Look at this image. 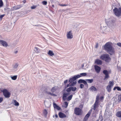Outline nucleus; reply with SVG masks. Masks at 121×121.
Segmentation results:
<instances>
[{
    "mask_svg": "<svg viewBox=\"0 0 121 121\" xmlns=\"http://www.w3.org/2000/svg\"><path fill=\"white\" fill-rule=\"evenodd\" d=\"M104 49L110 55H113L114 54V49L110 42L106 43L104 46Z\"/></svg>",
    "mask_w": 121,
    "mask_h": 121,
    "instance_id": "nucleus-1",
    "label": "nucleus"
},
{
    "mask_svg": "<svg viewBox=\"0 0 121 121\" xmlns=\"http://www.w3.org/2000/svg\"><path fill=\"white\" fill-rule=\"evenodd\" d=\"M100 58L107 62H109L111 60V58L109 55L107 54H104L102 55L100 57Z\"/></svg>",
    "mask_w": 121,
    "mask_h": 121,
    "instance_id": "nucleus-2",
    "label": "nucleus"
},
{
    "mask_svg": "<svg viewBox=\"0 0 121 121\" xmlns=\"http://www.w3.org/2000/svg\"><path fill=\"white\" fill-rule=\"evenodd\" d=\"M113 12L115 15L117 17L121 18V8H118L115 7L113 9Z\"/></svg>",
    "mask_w": 121,
    "mask_h": 121,
    "instance_id": "nucleus-3",
    "label": "nucleus"
},
{
    "mask_svg": "<svg viewBox=\"0 0 121 121\" xmlns=\"http://www.w3.org/2000/svg\"><path fill=\"white\" fill-rule=\"evenodd\" d=\"M116 21L115 18L113 17H110L106 20L107 24L109 25H113Z\"/></svg>",
    "mask_w": 121,
    "mask_h": 121,
    "instance_id": "nucleus-4",
    "label": "nucleus"
},
{
    "mask_svg": "<svg viewBox=\"0 0 121 121\" xmlns=\"http://www.w3.org/2000/svg\"><path fill=\"white\" fill-rule=\"evenodd\" d=\"M1 91L3 93V95L5 98H8L10 97L11 93L7 89H3L1 90Z\"/></svg>",
    "mask_w": 121,
    "mask_h": 121,
    "instance_id": "nucleus-5",
    "label": "nucleus"
},
{
    "mask_svg": "<svg viewBox=\"0 0 121 121\" xmlns=\"http://www.w3.org/2000/svg\"><path fill=\"white\" fill-rule=\"evenodd\" d=\"M104 98V97L103 96H102L99 99V96L98 95H97L96 98V101L94 104V106H97L98 105L99 100L100 101H101Z\"/></svg>",
    "mask_w": 121,
    "mask_h": 121,
    "instance_id": "nucleus-6",
    "label": "nucleus"
},
{
    "mask_svg": "<svg viewBox=\"0 0 121 121\" xmlns=\"http://www.w3.org/2000/svg\"><path fill=\"white\" fill-rule=\"evenodd\" d=\"M74 111L75 114L78 115H81L82 112V110L78 108H75Z\"/></svg>",
    "mask_w": 121,
    "mask_h": 121,
    "instance_id": "nucleus-7",
    "label": "nucleus"
},
{
    "mask_svg": "<svg viewBox=\"0 0 121 121\" xmlns=\"http://www.w3.org/2000/svg\"><path fill=\"white\" fill-rule=\"evenodd\" d=\"M66 36L67 38L68 39H71L72 38L73 36L72 31L70 30L67 33Z\"/></svg>",
    "mask_w": 121,
    "mask_h": 121,
    "instance_id": "nucleus-8",
    "label": "nucleus"
},
{
    "mask_svg": "<svg viewBox=\"0 0 121 121\" xmlns=\"http://www.w3.org/2000/svg\"><path fill=\"white\" fill-rule=\"evenodd\" d=\"M80 76L79 75H75L72 78H70L69 81V82L70 83L76 80L77 79L80 78Z\"/></svg>",
    "mask_w": 121,
    "mask_h": 121,
    "instance_id": "nucleus-9",
    "label": "nucleus"
},
{
    "mask_svg": "<svg viewBox=\"0 0 121 121\" xmlns=\"http://www.w3.org/2000/svg\"><path fill=\"white\" fill-rule=\"evenodd\" d=\"M103 73L105 75L104 80H105L106 79L108 78L109 77V75L108 71L106 70H104L103 71Z\"/></svg>",
    "mask_w": 121,
    "mask_h": 121,
    "instance_id": "nucleus-10",
    "label": "nucleus"
},
{
    "mask_svg": "<svg viewBox=\"0 0 121 121\" xmlns=\"http://www.w3.org/2000/svg\"><path fill=\"white\" fill-rule=\"evenodd\" d=\"M19 65V64L17 63H16L13 64L12 65V70L13 71H16Z\"/></svg>",
    "mask_w": 121,
    "mask_h": 121,
    "instance_id": "nucleus-11",
    "label": "nucleus"
},
{
    "mask_svg": "<svg viewBox=\"0 0 121 121\" xmlns=\"http://www.w3.org/2000/svg\"><path fill=\"white\" fill-rule=\"evenodd\" d=\"M0 44L5 47H7L8 46V44L7 42L2 40H0Z\"/></svg>",
    "mask_w": 121,
    "mask_h": 121,
    "instance_id": "nucleus-12",
    "label": "nucleus"
},
{
    "mask_svg": "<svg viewBox=\"0 0 121 121\" xmlns=\"http://www.w3.org/2000/svg\"><path fill=\"white\" fill-rule=\"evenodd\" d=\"M94 67L96 72L97 73H99L101 69L100 67L97 65H95Z\"/></svg>",
    "mask_w": 121,
    "mask_h": 121,
    "instance_id": "nucleus-13",
    "label": "nucleus"
},
{
    "mask_svg": "<svg viewBox=\"0 0 121 121\" xmlns=\"http://www.w3.org/2000/svg\"><path fill=\"white\" fill-rule=\"evenodd\" d=\"M95 63L98 65H101L102 64V62L100 60L97 59L95 60Z\"/></svg>",
    "mask_w": 121,
    "mask_h": 121,
    "instance_id": "nucleus-14",
    "label": "nucleus"
},
{
    "mask_svg": "<svg viewBox=\"0 0 121 121\" xmlns=\"http://www.w3.org/2000/svg\"><path fill=\"white\" fill-rule=\"evenodd\" d=\"M59 117L61 118H63L66 117V115L62 112H60L58 114Z\"/></svg>",
    "mask_w": 121,
    "mask_h": 121,
    "instance_id": "nucleus-15",
    "label": "nucleus"
},
{
    "mask_svg": "<svg viewBox=\"0 0 121 121\" xmlns=\"http://www.w3.org/2000/svg\"><path fill=\"white\" fill-rule=\"evenodd\" d=\"M59 88V87L58 86H55L52 88L51 90V91L52 93L54 92Z\"/></svg>",
    "mask_w": 121,
    "mask_h": 121,
    "instance_id": "nucleus-16",
    "label": "nucleus"
},
{
    "mask_svg": "<svg viewBox=\"0 0 121 121\" xmlns=\"http://www.w3.org/2000/svg\"><path fill=\"white\" fill-rule=\"evenodd\" d=\"M48 54L49 56H52L54 55V53L52 51L49 50L48 53Z\"/></svg>",
    "mask_w": 121,
    "mask_h": 121,
    "instance_id": "nucleus-17",
    "label": "nucleus"
},
{
    "mask_svg": "<svg viewBox=\"0 0 121 121\" xmlns=\"http://www.w3.org/2000/svg\"><path fill=\"white\" fill-rule=\"evenodd\" d=\"M89 89L92 91H96L97 90V89L94 86H91L90 88Z\"/></svg>",
    "mask_w": 121,
    "mask_h": 121,
    "instance_id": "nucleus-18",
    "label": "nucleus"
},
{
    "mask_svg": "<svg viewBox=\"0 0 121 121\" xmlns=\"http://www.w3.org/2000/svg\"><path fill=\"white\" fill-rule=\"evenodd\" d=\"M21 7V5L15 6L13 7V10H16L20 8Z\"/></svg>",
    "mask_w": 121,
    "mask_h": 121,
    "instance_id": "nucleus-19",
    "label": "nucleus"
},
{
    "mask_svg": "<svg viewBox=\"0 0 121 121\" xmlns=\"http://www.w3.org/2000/svg\"><path fill=\"white\" fill-rule=\"evenodd\" d=\"M116 115L117 117L119 118H121V111H119L117 112Z\"/></svg>",
    "mask_w": 121,
    "mask_h": 121,
    "instance_id": "nucleus-20",
    "label": "nucleus"
},
{
    "mask_svg": "<svg viewBox=\"0 0 121 121\" xmlns=\"http://www.w3.org/2000/svg\"><path fill=\"white\" fill-rule=\"evenodd\" d=\"M92 111V109H91L90 110H89L87 114L85 116L88 118L91 114Z\"/></svg>",
    "mask_w": 121,
    "mask_h": 121,
    "instance_id": "nucleus-21",
    "label": "nucleus"
},
{
    "mask_svg": "<svg viewBox=\"0 0 121 121\" xmlns=\"http://www.w3.org/2000/svg\"><path fill=\"white\" fill-rule=\"evenodd\" d=\"M48 112L46 109H44L43 111V114L45 117H46L48 114Z\"/></svg>",
    "mask_w": 121,
    "mask_h": 121,
    "instance_id": "nucleus-22",
    "label": "nucleus"
},
{
    "mask_svg": "<svg viewBox=\"0 0 121 121\" xmlns=\"http://www.w3.org/2000/svg\"><path fill=\"white\" fill-rule=\"evenodd\" d=\"M109 84L108 86L112 88L114 85V82L113 81H110L109 82Z\"/></svg>",
    "mask_w": 121,
    "mask_h": 121,
    "instance_id": "nucleus-23",
    "label": "nucleus"
},
{
    "mask_svg": "<svg viewBox=\"0 0 121 121\" xmlns=\"http://www.w3.org/2000/svg\"><path fill=\"white\" fill-rule=\"evenodd\" d=\"M86 80L88 83H91L93 82V79H86Z\"/></svg>",
    "mask_w": 121,
    "mask_h": 121,
    "instance_id": "nucleus-24",
    "label": "nucleus"
},
{
    "mask_svg": "<svg viewBox=\"0 0 121 121\" xmlns=\"http://www.w3.org/2000/svg\"><path fill=\"white\" fill-rule=\"evenodd\" d=\"M13 104L16 106H18L19 105V103L16 100H13Z\"/></svg>",
    "mask_w": 121,
    "mask_h": 121,
    "instance_id": "nucleus-25",
    "label": "nucleus"
},
{
    "mask_svg": "<svg viewBox=\"0 0 121 121\" xmlns=\"http://www.w3.org/2000/svg\"><path fill=\"white\" fill-rule=\"evenodd\" d=\"M112 88V87L108 86L106 88L107 91L108 92H110L111 91V89Z\"/></svg>",
    "mask_w": 121,
    "mask_h": 121,
    "instance_id": "nucleus-26",
    "label": "nucleus"
},
{
    "mask_svg": "<svg viewBox=\"0 0 121 121\" xmlns=\"http://www.w3.org/2000/svg\"><path fill=\"white\" fill-rule=\"evenodd\" d=\"M87 74L86 73H82L80 74L79 76H80V77L82 76H86Z\"/></svg>",
    "mask_w": 121,
    "mask_h": 121,
    "instance_id": "nucleus-27",
    "label": "nucleus"
},
{
    "mask_svg": "<svg viewBox=\"0 0 121 121\" xmlns=\"http://www.w3.org/2000/svg\"><path fill=\"white\" fill-rule=\"evenodd\" d=\"M17 75H15L12 77H10L13 80H16L17 78Z\"/></svg>",
    "mask_w": 121,
    "mask_h": 121,
    "instance_id": "nucleus-28",
    "label": "nucleus"
},
{
    "mask_svg": "<svg viewBox=\"0 0 121 121\" xmlns=\"http://www.w3.org/2000/svg\"><path fill=\"white\" fill-rule=\"evenodd\" d=\"M103 120V117L102 116H100L99 117L97 121H102Z\"/></svg>",
    "mask_w": 121,
    "mask_h": 121,
    "instance_id": "nucleus-29",
    "label": "nucleus"
},
{
    "mask_svg": "<svg viewBox=\"0 0 121 121\" xmlns=\"http://www.w3.org/2000/svg\"><path fill=\"white\" fill-rule=\"evenodd\" d=\"M73 96V95H71L69 96L67 99V100L68 101H69L71 99Z\"/></svg>",
    "mask_w": 121,
    "mask_h": 121,
    "instance_id": "nucleus-30",
    "label": "nucleus"
},
{
    "mask_svg": "<svg viewBox=\"0 0 121 121\" xmlns=\"http://www.w3.org/2000/svg\"><path fill=\"white\" fill-rule=\"evenodd\" d=\"M71 91H74L77 89V88L76 87H71Z\"/></svg>",
    "mask_w": 121,
    "mask_h": 121,
    "instance_id": "nucleus-31",
    "label": "nucleus"
},
{
    "mask_svg": "<svg viewBox=\"0 0 121 121\" xmlns=\"http://www.w3.org/2000/svg\"><path fill=\"white\" fill-rule=\"evenodd\" d=\"M3 5V3L2 0H0V7H2Z\"/></svg>",
    "mask_w": 121,
    "mask_h": 121,
    "instance_id": "nucleus-32",
    "label": "nucleus"
},
{
    "mask_svg": "<svg viewBox=\"0 0 121 121\" xmlns=\"http://www.w3.org/2000/svg\"><path fill=\"white\" fill-rule=\"evenodd\" d=\"M54 107L55 110L56 109L58 110H59L60 109V108L59 106H54Z\"/></svg>",
    "mask_w": 121,
    "mask_h": 121,
    "instance_id": "nucleus-33",
    "label": "nucleus"
},
{
    "mask_svg": "<svg viewBox=\"0 0 121 121\" xmlns=\"http://www.w3.org/2000/svg\"><path fill=\"white\" fill-rule=\"evenodd\" d=\"M118 100L119 102L121 101V94L118 96Z\"/></svg>",
    "mask_w": 121,
    "mask_h": 121,
    "instance_id": "nucleus-34",
    "label": "nucleus"
},
{
    "mask_svg": "<svg viewBox=\"0 0 121 121\" xmlns=\"http://www.w3.org/2000/svg\"><path fill=\"white\" fill-rule=\"evenodd\" d=\"M37 6V5H33L32 6H31L30 8L32 9H35Z\"/></svg>",
    "mask_w": 121,
    "mask_h": 121,
    "instance_id": "nucleus-35",
    "label": "nucleus"
},
{
    "mask_svg": "<svg viewBox=\"0 0 121 121\" xmlns=\"http://www.w3.org/2000/svg\"><path fill=\"white\" fill-rule=\"evenodd\" d=\"M83 79H80L78 81V82L79 83H83V81H84Z\"/></svg>",
    "mask_w": 121,
    "mask_h": 121,
    "instance_id": "nucleus-36",
    "label": "nucleus"
},
{
    "mask_svg": "<svg viewBox=\"0 0 121 121\" xmlns=\"http://www.w3.org/2000/svg\"><path fill=\"white\" fill-rule=\"evenodd\" d=\"M69 95V94L68 93H65L63 94V96L64 97H66L67 96H68Z\"/></svg>",
    "mask_w": 121,
    "mask_h": 121,
    "instance_id": "nucleus-37",
    "label": "nucleus"
},
{
    "mask_svg": "<svg viewBox=\"0 0 121 121\" xmlns=\"http://www.w3.org/2000/svg\"><path fill=\"white\" fill-rule=\"evenodd\" d=\"M71 91V87L68 88L66 90V91L68 92H69Z\"/></svg>",
    "mask_w": 121,
    "mask_h": 121,
    "instance_id": "nucleus-38",
    "label": "nucleus"
},
{
    "mask_svg": "<svg viewBox=\"0 0 121 121\" xmlns=\"http://www.w3.org/2000/svg\"><path fill=\"white\" fill-rule=\"evenodd\" d=\"M76 81H74L71 84V86H73L74 85L76 84Z\"/></svg>",
    "mask_w": 121,
    "mask_h": 121,
    "instance_id": "nucleus-39",
    "label": "nucleus"
},
{
    "mask_svg": "<svg viewBox=\"0 0 121 121\" xmlns=\"http://www.w3.org/2000/svg\"><path fill=\"white\" fill-rule=\"evenodd\" d=\"M83 83L85 85H88V84L87 83V82H86V81H85L84 80L83 81Z\"/></svg>",
    "mask_w": 121,
    "mask_h": 121,
    "instance_id": "nucleus-40",
    "label": "nucleus"
},
{
    "mask_svg": "<svg viewBox=\"0 0 121 121\" xmlns=\"http://www.w3.org/2000/svg\"><path fill=\"white\" fill-rule=\"evenodd\" d=\"M35 52L36 53H38L39 52L38 49L37 47L35 48Z\"/></svg>",
    "mask_w": 121,
    "mask_h": 121,
    "instance_id": "nucleus-41",
    "label": "nucleus"
},
{
    "mask_svg": "<svg viewBox=\"0 0 121 121\" xmlns=\"http://www.w3.org/2000/svg\"><path fill=\"white\" fill-rule=\"evenodd\" d=\"M84 85L83 84H81L80 85V88L81 89H82L84 87Z\"/></svg>",
    "mask_w": 121,
    "mask_h": 121,
    "instance_id": "nucleus-42",
    "label": "nucleus"
},
{
    "mask_svg": "<svg viewBox=\"0 0 121 121\" xmlns=\"http://www.w3.org/2000/svg\"><path fill=\"white\" fill-rule=\"evenodd\" d=\"M42 3L44 5H46L47 4V2L46 1H44Z\"/></svg>",
    "mask_w": 121,
    "mask_h": 121,
    "instance_id": "nucleus-43",
    "label": "nucleus"
},
{
    "mask_svg": "<svg viewBox=\"0 0 121 121\" xmlns=\"http://www.w3.org/2000/svg\"><path fill=\"white\" fill-rule=\"evenodd\" d=\"M117 89L118 91H121V88L119 87H118V86H117Z\"/></svg>",
    "mask_w": 121,
    "mask_h": 121,
    "instance_id": "nucleus-44",
    "label": "nucleus"
},
{
    "mask_svg": "<svg viewBox=\"0 0 121 121\" xmlns=\"http://www.w3.org/2000/svg\"><path fill=\"white\" fill-rule=\"evenodd\" d=\"M4 14H3L1 15L0 16V18L1 19L4 16Z\"/></svg>",
    "mask_w": 121,
    "mask_h": 121,
    "instance_id": "nucleus-45",
    "label": "nucleus"
},
{
    "mask_svg": "<svg viewBox=\"0 0 121 121\" xmlns=\"http://www.w3.org/2000/svg\"><path fill=\"white\" fill-rule=\"evenodd\" d=\"M23 115L24 117L26 116H27V113H26L25 112L23 113Z\"/></svg>",
    "mask_w": 121,
    "mask_h": 121,
    "instance_id": "nucleus-46",
    "label": "nucleus"
},
{
    "mask_svg": "<svg viewBox=\"0 0 121 121\" xmlns=\"http://www.w3.org/2000/svg\"><path fill=\"white\" fill-rule=\"evenodd\" d=\"M64 104L66 106H68V103L66 102H65L64 103Z\"/></svg>",
    "mask_w": 121,
    "mask_h": 121,
    "instance_id": "nucleus-47",
    "label": "nucleus"
},
{
    "mask_svg": "<svg viewBox=\"0 0 121 121\" xmlns=\"http://www.w3.org/2000/svg\"><path fill=\"white\" fill-rule=\"evenodd\" d=\"M117 45L121 47V43H117Z\"/></svg>",
    "mask_w": 121,
    "mask_h": 121,
    "instance_id": "nucleus-48",
    "label": "nucleus"
},
{
    "mask_svg": "<svg viewBox=\"0 0 121 121\" xmlns=\"http://www.w3.org/2000/svg\"><path fill=\"white\" fill-rule=\"evenodd\" d=\"M3 100V98L2 97L0 98V103H1Z\"/></svg>",
    "mask_w": 121,
    "mask_h": 121,
    "instance_id": "nucleus-49",
    "label": "nucleus"
},
{
    "mask_svg": "<svg viewBox=\"0 0 121 121\" xmlns=\"http://www.w3.org/2000/svg\"><path fill=\"white\" fill-rule=\"evenodd\" d=\"M88 118H87V117H86L85 116V117H84V118L83 119V120H86V121H87V120L88 119Z\"/></svg>",
    "mask_w": 121,
    "mask_h": 121,
    "instance_id": "nucleus-50",
    "label": "nucleus"
},
{
    "mask_svg": "<svg viewBox=\"0 0 121 121\" xmlns=\"http://www.w3.org/2000/svg\"><path fill=\"white\" fill-rule=\"evenodd\" d=\"M67 5H66V4H61L60 5L61 6H67Z\"/></svg>",
    "mask_w": 121,
    "mask_h": 121,
    "instance_id": "nucleus-51",
    "label": "nucleus"
},
{
    "mask_svg": "<svg viewBox=\"0 0 121 121\" xmlns=\"http://www.w3.org/2000/svg\"><path fill=\"white\" fill-rule=\"evenodd\" d=\"M66 97H64L63 96V99L64 100H66Z\"/></svg>",
    "mask_w": 121,
    "mask_h": 121,
    "instance_id": "nucleus-52",
    "label": "nucleus"
},
{
    "mask_svg": "<svg viewBox=\"0 0 121 121\" xmlns=\"http://www.w3.org/2000/svg\"><path fill=\"white\" fill-rule=\"evenodd\" d=\"M68 81V80H65L64 82V83L65 84H66L67 82Z\"/></svg>",
    "mask_w": 121,
    "mask_h": 121,
    "instance_id": "nucleus-53",
    "label": "nucleus"
},
{
    "mask_svg": "<svg viewBox=\"0 0 121 121\" xmlns=\"http://www.w3.org/2000/svg\"><path fill=\"white\" fill-rule=\"evenodd\" d=\"M51 95L53 96H56V95L55 94L52 93Z\"/></svg>",
    "mask_w": 121,
    "mask_h": 121,
    "instance_id": "nucleus-54",
    "label": "nucleus"
},
{
    "mask_svg": "<svg viewBox=\"0 0 121 121\" xmlns=\"http://www.w3.org/2000/svg\"><path fill=\"white\" fill-rule=\"evenodd\" d=\"M53 106H57L56 105V104L55 103H53Z\"/></svg>",
    "mask_w": 121,
    "mask_h": 121,
    "instance_id": "nucleus-55",
    "label": "nucleus"
},
{
    "mask_svg": "<svg viewBox=\"0 0 121 121\" xmlns=\"http://www.w3.org/2000/svg\"><path fill=\"white\" fill-rule=\"evenodd\" d=\"M48 94L49 95H51L52 93H51V92H48Z\"/></svg>",
    "mask_w": 121,
    "mask_h": 121,
    "instance_id": "nucleus-56",
    "label": "nucleus"
},
{
    "mask_svg": "<svg viewBox=\"0 0 121 121\" xmlns=\"http://www.w3.org/2000/svg\"><path fill=\"white\" fill-rule=\"evenodd\" d=\"M117 87H114L113 89V90H116V89L117 88Z\"/></svg>",
    "mask_w": 121,
    "mask_h": 121,
    "instance_id": "nucleus-57",
    "label": "nucleus"
},
{
    "mask_svg": "<svg viewBox=\"0 0 121 121\" xmlns=\"http://www.w3.org/2000/svg\"><path fill=\"white\" fill-rule=\"evenodd\" d=\"M55 117L56 118H57L58 117V115L57 114L55 115Z\"/></svg>",
    "mask_w": 121,
    "mask_h": 121,
    "instance_id": "nucleus-58",
    "label": "nucleus"
},
{
    "mask_svg": "<svg viewBox=\"0 0 121 121\" xmlns=\"http://www.w3.org/2000/svg\"><path fill=\"white\" fill-rule=\"evenodd\" d=\"M98 44H97L96 45V46H95V48H98Z\"/></svg>",
    "mask_w": 121,
    "mask_h": 121,
    "instance_id": "nucleus-59",
    "label": "nucleus"
},
{
    "mask_svg": "<svg viewBox=\"0 0 121 121\" xmlns=\"http://www.w3.org/2000/svg\"><path fill=\"white\" fill-rule=\"evenodd\" d=\"M18 52V51H17L14 52V53L15 54H17Z\"/></svg>",
    "mask_w": 121,
    "mask_h": 121,
    "instance_id": "nucleus-60",
    "label": "nucleus"
},
{
    "mask_svg": "<svg viewBox=\"0 0 121 121\" xmlns=\"http://www.w3.org/2000/svg\"><path fill=\"white\" fill-rule=\"evenodd\" d=\"M69 86V84H68L67 86V87H68Z\"/></svg>",
    "mask_w": 121,
    "mask_h": 121,
    "instance_id": "nucleus-61",
    "label": "nucleus"
},
{
    "mask_svg": "<svg viewBox=\"0 0 121 121\" xmlns=\"http://www.w3.org/2000/svg\"><path fill=\"white\" fill-rule=\"evenodd\" d=\"M26 2V0H24L23 2H24V3H25Z\"/></svg>",
    "mask_w": 121,
    "mask_h": 121,
    "instance_id": "nucleus-62",
    "label": "nucleus"
},
{
    "mask_svg": "<svg viewBox=\"0 0 121 121\" xmlns=\"http://www.w3.org/2000/svg\"><path fill=\"white\" fill-rule=\"evenodd\" d=\"M94 110H95V108H96V106H94Z\"/></svg>",
    "mask_w": 121,
    "mask_h": 121,
    "instance_id": "nucleus-63",
    "label": "nucleus"
},
{
    "mask_svg": "<svg viewBox=\"0 0 121 121\" xmlns=\"http://www.w3.org/2000/svg\"><path fill=\"white\" fill-rule=\"evenodd\" d=\"M83 121H86V120H83Z\"/></svg>",
    "mask_w": 121,
    "mask_h": 121,
    "instance_id": "nucleus-64",
    "label": "nucleus"
}]
</instances>
